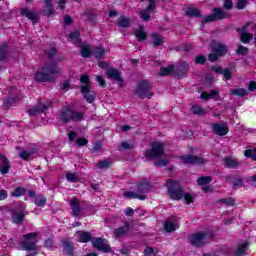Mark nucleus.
<instances>
[{"mask_svg":"<svg viewBox=\"0 0 256 256\" xmlns=\"http://www.w3.org/2000/svg\"><path fill=\"white\" fill-rule=\"evenodd\" d=\"M80 34L79 31H74L69 34V39L72 43H77L80 47V53L82 57H91L93 55V50H91V45L86 43H81L79 40Z\"/></svg>","mask_w":256,"mask_h":256,"instance_id":"obj_7","label":"nucleus"},{"mask_svg":"<svg viewBox=\"0 0 256 256\" xmlns=\"http://www.w3.org/2000/svg\"><path fill=\"white\" fill-rule=\"evenodd\" d=\"M212 129L216 135H219V137H225V135L229 133V128L225 124H212Z\"/></svg>","mask_w":256,"mask_h":256,"instance_id":"obj_17","label":"nucleus"},{"mask_svg":"<svg viewBox=\"0 0 256 256\" xmlns=\"http://www.w3.org/2000/svg\"><path fill=\"white\" fill-rule=\"evenodd\" d=\"M21 13L24 17H27V19H30V21H32L33 25H35V23H37V21L39 19V14H37V12L31 11L27 8H23L21 10Z\"/></svg>","mask_w":256,"mask_h":256,"instance_id":"obj_22","label":"nucleus"},{"mask_svg":"<svg viewBox=\"0 0 256 256\" xmlns=\"http://www.w3.org/2000/svg\"><path fill=\"white\" fill-rule=\"evenodd\" d=\"M41 235V232H31L23 235V240L20 245L23 251H35L37 249V239Z\"/></svg>","mask_w":256,"mask_h":256,"instance_id":"obj_4","label":"nucleus"},{"mask_svg":"<svg viewBox=\"0 0 256 256\" xmlns=\"http://www.w3.org/2000/svg\"><path fill=\"white\" fill-rule=\"evenodd\" d=\"M33 155V152H27V151H21L19 152L20 159H23V161H29V157Z\"/></svg>","mask_w":256,"mask_h":256,"instance_id":"obj_53","label":"nucleus"},{"mask_svg":"<svg viewBox=\"0 0 256 256\" xmlns=\"http://www.w3.org/2000/svg\"><path fill=\"white\" fill-rule=\"evenodd\" d=\"M255 30H256V24L253 22H248L242 28L237 29V31L240 33V39L242 43H249V41L253 39V34L249 33V31H255Z\"/></svg>","mask_w":256,"mask_h":256,"instance_id":"obj_8","label":"nucleus"},{"mask_svg":"<svg viewBox=\"0 0 256 256\" xmlns=\"http://www.w3.org/2000/svg\"><path fill=\"white\" fill-rule=\"evenodd\" d=\"M61 75V69L56 65H44L36 72L35 79L38 83H46L47 81H55Z\"/></svg>","mask_w":256,"mask_h":256,"instance_id":"obj_2","label":"nucleus"},{"mask_svg":"<svg viewBox=\"0 0 256 256\" xmlns=\"http://www.w3.org/2000/svg\"><path fill=\"white\" fill-rule=\"evenodd\" d=\"M134 35L138 41H145V39H147V32H145L143 26H141L140 29L135 30Z\"/></svg>","mask_w":256,"mask_h":256,"instance_id":"obj_35","label":"nucleus"},{"mask_svg":"<svg viewBox=\"0 0 256 256\" xmlns=\"http://www.w3.org/2000/svg\"><path fill=\"white\" fill-rule=\"evenodd\" d=\"M191 109L194 115H207V110L203 109L201 106H193Z\"/></svg>","mask_w":256,"mask_h":256,"instance_id":"obj_47","label":"nucleus"},{"mask_svg":"<svg viewBox=\"0 0 256 256\" xmlns=\"http://www.w3.org/2000/svg\"><path fill=\"white\" fill-rule=\"evenodd\" d=\"M154 165H155V167H166L167 160L166 159L158 160V161L154 162Z\"/></svg>","mask_w":256,"mask_h":256,"instance_id":"obj_64","label":"nucleus"},{"mask_svg":"<svg viewBox=\"0 0 256 256\" xmlns=\"http://www.w3.org/2000/svg\"><path fill=\"white\" fill-rule=\"evenodd\" d=\"M24 220H25V213L23 211L12 213V223H15V225H20V223Z\"/></svg>","mask_w":256,"mask_h":256,"instance_id":"obj_26","label":"nucleus"},{"mask_svg":"<svg viewBox=\"0 0 256 256\" xmlns=\"http://www.w3.org/2000/svg\"><path fill=\"white\" fill-rule=\"evenodd\" d=\"M68 141H70L71 143H73V141H75L77 147H85V145H87V143H89V140H87L86 138H78L77 139V132H75V131H70L68 133Z\"/></svg>","mask_w":256,"mask_h":256,"instance_id":"obj_14","label":"nucleus"},{"mask_svg":"<svg viewBox=\"0 0 256 256\" xmlns=\"http://www.w3.org/2000/svg\"><path fill=\"white\" fill-rule=\"evenodd\" d=\"M138 195H145V193H149V184L147 182H142L138 184L137 191Z\"/></svg>","mask_w":256,"mask_h":256,"instance_id":"obj_36","label":"nucleus"},{"mask_svg":"<svg viewBox=\"0 0 256 256\" xmlns=\"http://www.w3.org/2000/svg\"><path fill=\"white\" fill-rule=\"evenodd\" d=\"M77 235L80 243H89V241L92 239L90 232H77Z\"/></svg>","mask_w":256,"mask_h":256,"instance_id":"obj_32","label":"nucleus"},{"mask_svg":"<svg viewBox=\"0 0 256 256\" xmlns=\"http://www.w3.org/2000/svg\"><path fill=\"white\" fill-rule=\"evenodd\" d=\"M46 55L49 57V59H55V57H57V50L55 48H51L50 50L46 51Z\"/></svg>","mask_w":256,"mask_h":256,"instance_id":"obj_58","label":"nucleus"},{"mask_svg":"<svg viewBox=\"0 0 256 256\" xmlns=\"http://www.w3.org/2000/svg\"><path fill=\"white\" fill-rule=\"evenodd\" d=\"M200 99L204 101H209V99H214V101H221V96L219 95V89H214L210 93L203 92L200 95Z\"/></svg>","mask_w":256,"mask_h":256,"instance_id":"obj_18","label":"nucleus"},{"mask_svg":"<svg viewBox=\"0 0 256 256\" xmlns=\"http://www.w3.org/2000/svg\"><path fill=\"white\" fill-rule=\"evenodd\" d=\"M212 51L213 53H216L219 57H224L228 49L225 44L217 42L212 45Z\"/></svg>","mask_w":256,"mask_h":256,"instance_id":"obj_21","label":"nucleus"},{"mask_svg":"<svg viewBox=\"0 0 256 256\" xmlns=\"http://www.w3.org/2000/svg\"><path fill=\"white\" fill-rule=\"evenodd\" d=\"M211 69L214 73H217L218 75H223V77H225L227 81H229L233 76V68L231 67L223 68L219 65H216V66H212Z\"/></svg>","mask_w":256,"mask_h":256,"instance_id":"obj_13","label":"nucleus"},{"mask_svg":"<svg viewBox=\"0 0 256 256\" xmlns=\"http://www.w3.org/2000/svg\"><path fill=\"white\" fill-rule=\"evenodd\" d=\"M187 66L185 65H174L173 75L176 77H184L187 74Z\"/></svg>","mask_w":256,"mask_h":256,"instance_id":"obj_25","label":"nucleus"},{"mask_svg":"<svg viewBox=\"0 0 256 256\" xmlns=\"http://www.w3.org/2000/svg\"><path fill=\"white\" fill-rule=\"evenodd\" d=\"M70 207L74 217H79V215H81V205L79 204V200H77V198H73L70 201Z\"/></svg>","mask_w":256,"mask_h":256,"instance_id":"obj_24","label":"nucleus"},{"mask_svg":"<svg viewBox=\"0 0 256 256\" xmlns=\"http://www.w3.org/2000/svg\"><path fill=\"white\" fill-rule=\"evenodd\" d=\"M120 149H123V151H129L131 149H133V144L124 141L122 143H120Z\"/></svg>","mask_w":256,"mask_h":256,"instance_id":"obj_55","label":"nucleus"},{"mask_svg":"<svg viewBox=\"0 0 256 256\" xmlns=\"http://www.w3.org/2000/svg\"><path fill=\"white\" fill-rule=\"evenodd\" d=\"M205 61H207V58H205V56H203V55L195 57V63L197 65H203L205 63Z\"/></svg>","mask_w":256,"mask_h":256,"instance_id":"obj_60","label":"nucleus"},{"mask_svg":"<svg viewBox=\"0 0 256 256\" xmlns=\"http://www.w3.org/2000/svg\"><path fill=\"white\" fill-rule=\"evenodd\" d=\"M244 155L245 157H249L250 159H253V161H256V150H246Z\"/></svg>","mask_w":256,"mask_h":256,"instance_id":"obj_56","label":"nucleus"},{"mask_svg":"<svg viewBox=\"0 0 256 256\" xmlns=\"http://www.w3.org/2000/svg\"><path fill=\"white\" fill-rule=\"evenodd\" d=\"M118 26L119 27H123V28H127L131 26V19L125 16H120L118 18Z\"/></svg>","mask_w":256,"mask_h":256,"instance_id":"obj_38","label":"nucleus"},{"mask_svg":"<svg viewBox=\"0 0 256 256\" xmlns=\"http://www.w3.org/2000/svg\"><path fill=\"white\" fill-rule=\"evenodd\" d=\"M9 47L7 44L0 45V61H7V57H9Z\"/></svg>","mask_w":256,"mask_h":256,"instance_id":"obj_33","label":"nucleus"},{"mask_svg":"<svg viewBox=\"0 0 256 256\" xmlns=\"http://www.w3.org/2000/svg\"><path fill=\"white\" fill-rule=\"evenodd\" d=\"M94 249L102 251L103 253H111V245L107 243V239L101 237H94L91 239Z\"/></svg>","mask_w":256,"mask_h":256,"instance_id":"obj_10","label":"nucleus"},{"mask_svg":"<svg viewBox=\"0 0 256 256\" xmlns=\"http://www.w3.org/2000/svg\"><path fill=\"white\" fill-rule=\"evenodd\" d=\"M224 162H225L226 167H229V168L239 167V162H237L231 158H226L224 160Z\"/></svg>","mask_w":256,"mask_h":256,"instance_id":"obj_51","label":"nucleus"},{"mask_svg":"<svg viewBox=\"0 0 256 256\" xmlns=\"http://www.w3.org/2000/svg\"><path fill=\"white\" fill-rule=\"evenodd\" d=\"M217 59H219V55L216 52L210 53L208 55V60L210 61V63H214V61H217Z\"/></svg>","mask_w":256,"mask_h":256,"instance_id":"obj_63","label":"nucleus"},{"mask_svg":"<svg viewBox=\"0 0 256 256\" xmlns=\"http://www.w3.org/2000/svg\"><path fill=\"white\" fill-rule=\"evenodd\" d=\"M85 114L81 111H73L69 107H65L60 112V120L63 123H71V121L75 123H79V121H83Z\"/></svg>","mask_w":256,"mask_h":256,"instance_id":"obj_3","label":"nucleus"},{"mask_svg":"<svg viewBox=\"0 0 256 256\" xmlns=\"http://www.w3.org/2000/svg\"><path fill=\"white\" fill-rule=\"evenodd\" d=\"M103 150V145L101 143H96L92 149V153H101Z\"/></svg>","mask_w":256,"mask_h":256,"instance_id":"obj_62","label":"nucleus"},{"mask_svg":"<svg viewBox=\"0 0 256 256\" xmlns=\"http://www.w3.org/2000/svg\"><path fill=\"white\" fill-rule=\"evenodd\" d=\"M97 165L99 169H107V167L111 166V162L109 160H102Z\"/></svg>","mask_w":256,"mask_h":256,"instance_id":"obj_57","label":"nucleus"},{"mask_svg":"<svg viewBox=\"0 0 256 256\" xmlns=\"http://www.w3.org/2000/svg\"><path fill=\"white\" fill-rule=\"evenodd\" d=\"M46 10L44 11L45 15H53V12L55 11L53 9V2L52 0H45Z\"/></svg>","mask_w":256,"mask_h":256,"instance_id":"obj_44","label":"nucleus"},{"mask_svg":"<svg viewBox=\"0 0 256 256\" xmlns=\"http://www.w3.org/2000/svg\"><path fill=\"white\" fill-rule=\"evenodd\" d=\"M106 53L107 52L105 51V49H103L101 47H97L93 51V55H94V57H96V59H103V57H105Z\"/></svg>","mask_w":256,"mask_h":256,"instance_id":"obj_43","label":"nucleus"},{"mask_svg":"<svg viewBox=\"0 0 256 256\" xmlns=\"http://www.w3.org/2000/svg\"><path fill=\"white\" fill-rule=\"evenodd\" d=\"M151 37H152V44L154 45V47H159V45H163V38L161 37V35L157 33H153Z\"/></svg>","mask_w":256,"mask_h":256,"instance_id":"obj_40","label":"nucleus"},{"mask_svg":"<svg viewBox=\"0 0 256 256\" xmlns=\"http://www.w3.org/2000/svg\"><path fill=\"white\" fill-rule=\"evenodd\" d=\"M174 71H175V65L161 67L158 75H159V77H165L167 75L173 74Z\"/></svg>","mask_w":256,"mask_h":256,"instance_id":"obj_30","label":"nucleus"},{"mask_svg":"<svg viewBox=\"0 0 256 256\" xmlns=\"http://www.w3.org/2000/svg\"><path fill=\"white\" fill-rule=\"evenodd\" d=\"M17 103H19V97L7 98L3 105L6 107V109H9V107H13V105H17Z\"/></svg>","mask_w":256,"mask_h":256,"instance_id":"obj_41","label":"nucleus"},{"mask_svg":"<svg viewBox=\"0 0 256 256\" xmlns=\"http://www.w3.org/2000/svg\"><path fill=\"white\" fill-rule=\"evenodd\" d=\"M219 203H223L224 205H235V200L231 199V198H224V199H220L217 201V205H219Z\"/></svg>","mask_w":256,"mask_h":256,"instance_id":"obj_54","label":"nucleus"},{"mask_svg":"<svg viewBox=\"0 0 256 256\" xmlns=\"http://www.w3.org/2000/svg\"><path fill=\"white\" fill-rule=\"evenodd\" d=\"M129 233V223L125 222L124 226L118 227L114 229L113 235L116 239H121V237H125Z\"/></svg>","mask_w":256,"mask_h":256,"instance_id":"obj_20","label":"nucleus"},{"mask_svg":"<svg viewBox=\"0 0 256 256\" xmlns=\"http://www.w3.org/2000/svg\"><path fill=\"white\" fill-rule=\"evenodd\" d=\"M211 239H213V234L203 231L194 233L189 237V241L193 247H203V245H207Z\"/></svg>","mask_w":256,"mask_h":256,"instance_id":"obj_5","label":"nucleus"},{"mask_svg":"<svg viewBox=\"0 0 256 256\" xmlns=\"http://www.w3.org/2000/svg\"><path fill=\"white\" fill-rule=\"evenodd\" d=\"M247 3H249V0H238L236 3V9L239 11L245 9V7H247Z\"/></svg>","mask_w":256,"mask_h":256,"instance_id":"obj_52","label":"nucleus"},{"mask_svg":"<svg viewBox=\"0 0 256 256\" xmlns=\"http://www.w3.org/2000/svg\"><path fill=\"white\" fill-rule=\"evenodd\" d=\"M11 170V162L7 158V156L0 154V173L2 175H7Z\"/></svg>","mask_w":256,"mask_h":256,"instance_id":"obj_15","label":"nucleus"},{"mask_svg":"<svg viewBox=\"0 0 256 256\" xmlns=\"http://www.w3.org/2000/svg\"><path fill=\"white\" fill-rule=\"evenodd\" d=\"M34 203L36 207H45L47 204V198L43 195H38L35 197Z\"/></svg>","mask_w":256,"mask_h":256,"instance_id":"obj_39","label":"nucleus"},{"mask_svg":"<svg viewBox=\"0 0 256 256\" xmlns=\"http://www.w3.org/2000/svg\"><path fill=\"white\" fill-rule=\"evenodd\" d=\"M96 81L99 83L100 87H107V82H105V78H103V76L97 75Z\"/></svg>","mask_w":256,"mask_h":256,"instance_id":"obj_61","label":"nucleus"},{"mask_svg":"<svg viewBox=\"0 0 256 256\" xmlns=\"http://www.w3.org/2000/svg\"><path fill=\"white\" fill-rule=\"evenodd\" d=\"M211 181H213L211 176H203L198 179V185H208Z\"/></svg>","mask_w":256,"mask_h":256,"instance_id":"obj_50","label":"nucleus"},{"mask_svg":"<svg viewBox=\"0 0 256 256\" xmlns=\"http://www.w3.org/2000/svg\"><path fill=\"white\" fill-rule=\"evenodd\" d=\"M179 228V224L177 221L167 220L164 224V229L167 231V233H171L173 231H176Z\"/></svg>","mask_w":256,"mask_h":256,"instance_id":"obj_27","label":"nucleus"},{"mask_svg":"<svg viewBox=\"0 0 256 256\" xmlns=\"http://www.w3.org/2000/svg\"><path fill=\"white\" fill-rule=\"evenodd\" d=\"M80 91L87 103H93L95 101V92L91 91L89 86H80Z\"/></svg>","mask_w":256,"mask_h":256,"instance_id":"obj_16","label":"nucleus"},{"mask_svg":"<svg viewBox=\"0 0 256 256\" xmlns=\"http://www.w3.org/2000/svg\"><path fill=\"white\" fill-rule=\"evenodd\" d=\"M247 247H249V242H243L239 244L236 251V256H245L247 253Z\"/></svg>","mask_w":256,"mask_h":256,"instance_id":"obj_34","label":"nucleus"},{"mask_svg":"<svg viewBox=\"0 0 256 256\" xmlns=\"http://www.w3.org/2000/svg\"><path fill=\"white\" fill-rule=\"evenodd\" d=\"M124 197L127 199H140V201H145V199H147V195H141L138 192L133 191L125 192Z\"/></svg>","mask_w":256,"mask_h":256,"instance_id":"obj_29","label":"nucleus"},{"mask_svg":"<svg viewBox=\"0 0 256 256\" xmlns=\"http://www.w3.org/2000/svg\"><path fill=\"white\" fill-rule=\"evenodd\" d=\"M157 253H159V250L157 248L147 247L144 250V256H156Z\"/></svg>","mask_w":256,"mask_h":256,"instance_id":"obj_49","label":"nucleus"},{"mask_svg":"<svg viewBox=\"0 0 256 256\" xmlns=\"http://www.w3.org/2000/svg\"><path fill=\"white\" fill-rule=\"evenodd\" d=\"M64 252L67 253L69 256H73L74 246L73 242L66 240L63 242Z\"/></svg>","mask_w":256,"mask_h":256,"instance_id":"obj_37","label":"nucleus"},{"mask_svg":"<svg viewBox=\"0 0 256 256\" xmlns=\"http://www.w3.org/2000/svg\"><path fill=\"white\" fill-rule=\"evenodd\" d=\"M186 14L189 17H201V11H199V9L193 8V7L187 8Z\"/></svg>","mask_w":256,"mask_h":256,"instance_id":"obj_42","label":"nucleus"},{"mask_svg":"<svg viewBox=\"0 0 256 256\" xmlns=\"http://www.w3.org/2000/svg\"><path fill=\"white\" fill-rule=\"evenodd\" d=\"M149 2L147 9L140 12V17L143 21H148L151 18L149 11H155V0H149Z\"/></svg>","mask_w":256,"mask_h":256,"instance_id":"obj_23","label":"nucleus"},{"mask_svg":"<svg viewBox=\"0 0 256 256\" xmlns=\"http://www.w3.org/2000/svg\"><path fill=\"white\" fill-rule=\"evenodd\" d=\"M231 95H236V97H245V95H247V90L243 88L232 89Z\"/></svg>","mask_w":256,"mask_h":256,"instance_id":"obj_46","label":"nucleus"},{"mask_svg":"<svg viewBox=\"0 0 256 256\" xmlns=\"http://www.w3.org/2000/svg\"><path fill=\"white\" fill-rule=\"evenodd\" d=\"M23 195H25V188L18 187L11 192L12 197H23Z\"/></svg>","mask_w":256,"mask_h":256,"instance_id":"obj_48","label":"nucleus"},{"mask_svg":"<svg viewBox=\"0 0 256 256\" xmlns=\"http://www.w3.org/2000/svg\"><path fill=\"white\" fill-rule=\"evenodd\" d=\"M80 83L84 84L81 87H88V89H91V80L89 79V75H82L80 77Z\"/></svg>","mask_w":256,"mask_h":256,"instance_id":"obj_45","label":"nucleus"},{"mask_svg":"<svg viewBox=\"0 0 256 256\" xmlns=\"http://www.w3.org/2000/svg\"><path fill=\"white\" fill-rule=\"evenodd\" d=\"M152 88L153 84H151L149 81L140 80L137 83L134 93L137 95V97H140V99H145L147 97L151 98L153 97V93L151 92Z\"/></svg>","mask_w":256,"mask_h":256,"instance_id":"obj_6","label":"nucleus"},{"mask_svg":"<svg viewBox=\"0 0 256 256\" xmlns=\"http://www.w3.org/2000/svg\"><path fill=\"white\" fill-rule=\"evenodd\" d=\"M227 18H229V13L221 10V8H214L213 14L206 16L202 20V23H211L213 21H219L221 19H227Z\"/></svg>","mask_w":256,"mask_h":256,"instance_id":"obj_11","label":"nucleus"},{"mask_svg":"<svg viewBox=\"0 0 256 256\" xmlns=\"http://www.w3.org/2000/svg\"><path fill=\"white\" fill-rule=\"evenodd\" d=\"M64 175L67 181H69V183H78V181L81 180V178L79 177V174L77 173L66 171Z\"/></svg>","mask_w":256,"mask_h":256,"instance_id":"obj_31","label":"nucleus"},{"mask_svg":"<svg viewBox=\"0 0 256 256\" xmlns=\"http://www.w3.org/2000/svg\"><path fill=\"white\" fill-rule=\"evenodd\" d=\"M51 107V102H47L45 104L40 103L36 107H33L28 110L29 115H37L38 113H43V111H47Z\"/></svg>","mask_w":256,"mask_h":256,"instance_id":"obj_19","label":"nucleus"},{"mask_svg":"<svg viewBox=\"0 0 256 256\" xmlns=\"http://www.w3.org/2000/svg\"><path fill=\"white\" fill-rule=\"evenodd\" d=\"M106 75L108 79H111L112 81H116V79H119L121 77V73L115 68H109L108 70H106Z\"/></svg>","mask_w":256,"mask_h":256,"instance_id":"obj_28","label":"nucleus"},{"mask_svg":"<svg viewBox=\"0 0 256 256\" xmlns=\"http://www.w3.org/2000/svg\"><path fill=\"white\" fill-rule=\"evenodd\" d=\"M236 51H237L238 55H247V53H249V49L247 47L241 46V45L238 46Z\"/></svg>","mask_w":256,"mask_h":256,"instance_id":"obj_59","label":"nucleus"},{"mask_svg":"<svg viewBox=\"0 0 256 256\" xmlns=\"http://www.w3.org/2000/svg\"><path fill=\"white\" fill-rule=\"evenodd\" d=\"M181 161L184 165H203V163H206L203 157L191 154L181 156Z\"/></svg>","mask_w":256,"mask_h":256,"instance_id":"obj_12","label":"nucleus"},{"mask_svg":"<svg viewBox=\"0 0 256 256\" xmlns=\"http://www.w3.org/2000/svg\"><path fill=\"white\" fill-rule=\"evenodd\" d=\"M164 151L163 142H153L152 148L146 150V157L147 159H158V157L163 155Z\"/></svg>","mask_w":256,"mask_h":256,"instance_id":"obj_9","label":"nucleus"},{"mask_svg":"<svg viewBox=\"0 0 256 256\" xmlns=\"http://www.w3.org/2000/svg\"><path fill=\"white\" fill-rule=\"evenodd\" d=\"M166 187H168L169 196L171 199H173V201H181V199H184L187 205L193 203V196L189 193L185 194L179 182L175 180H168Z\"/></svg>","mask_w":256,"mask_h":256,"instance_id":"obj_1","label":"nucleus"}]
</instances>
